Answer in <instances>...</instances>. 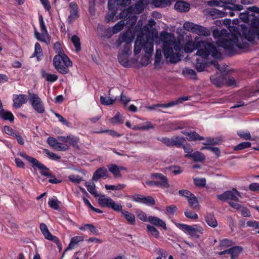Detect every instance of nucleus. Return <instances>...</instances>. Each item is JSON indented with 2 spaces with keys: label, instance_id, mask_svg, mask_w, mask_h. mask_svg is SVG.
I'll list each match as a JSON object with an SVG mask.
<instances>
[{
  "label": "nucleus",
  "instance_id": "6ab92c4d",
  "mask_svg": "<svg viewBox=\"0 0 259 259\" xmlns=\"http://www.w3.org/2000/svg\"><path fill=\"white\" fill-rule=\"evenodd\" d=\"M175 9L179 12H187L190 10V5L188 3L183 1H177L175 5Z\"/></svg>",
  "mask_w": 259,
  "mask_h": 259
},
{
  "label": "nucleus",
  "instance_id": "e433bc0d",
  "mask_svg": "<svg viewBox=\"0 0 259 259\" xmlns=\"http://www.w3.org/2000/svg\"><path fill=\"white\" fill-rule=\"evenodd\" d=\"M152 4L156 7H165L171 5V1L169 0H152Z\"/></svg>",
  "mask_w": 259,
  "mask_h": 259
},
{
  "label": "nucleus",
  "instance_id": "4d7b16f0",
  "mask_svg": "<svg viewBox=\"0 0 259 259\" xmlns=\"http://www.w3.org/2000/svg\"><path fill=\"white\" fill-rule=\"evenodd\" d=\"M206 66V63L205 62L200 61V60L197 59L195 68L199 72L203 71Z\"/></svg>",
  "mask_w": 259,
  "mask_h": 259
},
{
  "label": "nucleus",
  "instance_id": "0eeeda50",
  "mask_svg": "<svg viewBox=\"0 0 259 259\" xmlns=\"http://www.w3.org/2000/svg\"><path fill=\"white\" fill-rule=\"evenodd\" d=\"M176 226L180 229L185 231L191 237L199 238L200 235L203 234V229L201 226L195 225L193 226L177 223Z\"/></svg>",
  "mask_w": 259,
  "mask_h": 259
},
{
  "label": "nucleus",
  "instance_id": "39448f33",
  "mask_svg": "<svg viewBox=\"0 0 259 259\" xmlns=\"http://www.w3.org/2000/svg\"><path fill=\"white\" fill-rule=\"evenodd\" d=\"M151 180L145 181V184L150 187L168 189L170 187L167 177L160 172H153L150 175Z\"/></svg>",
  "mask_w": 259,
  "mask_h": 259
},
{
  "label": "nucleus",
  "instance_id": "cd10ccee",
  "mask_svg": "<svg viewBox=\"0 0 259 259\" xmlns=\"http://www.w3.org/2000/svg\"><path fill=\"white\" fill-rule=\"evenodd\" d=\"M187 139L189 141H196L204 140V138L200 136L195 131H189V134L187 137Z\"/></svg>",
  "mask_w": 259,
  "mask_h": 259
},
{
  "label": "nucleus",
  "instance_id": "aec40b11",
  "mask_svg": "<svg viewBox=\"0 0 259 259\" xmlns=\"http://www.w3.org/2000/svg\"><path fill=\"white\" fill-rule=\"evenodd\" d=\"M0 118L5 120H9L12 123L14 121L15 119L13 113L10 111L5 110L3 107L0 110Z\"/></svg>",
  "mask_w": 259,
  "mask_h": 259
},
{
  "label": "nucleus",
  "instance_id": "c03bdc74",
  "mask_svg": "<svg viewBox=\"0 0 259 259\" xmlns=\"http://www.w3.org/2000/svg\"><path fill=\"white\" fill-rule=\"evenodd\" d=\"M251 146V142L248 141L243 142L234 146V150L235 151L241 150L246 148H248L250 147Z\"/></svg>",
  "mask_w": 259,
  "mask_h": 259
},
{
  "label": "nucleus",
  "instance_id": "c85d7f7f",
  "mask_svg": "<svg viewBox=\"0 0 259 259\" xmlns=\"http://www.w3.org/2000/svg\"><path fill=\"white\" fill-rule=\"evenodd\" d=\"M163 53L165 58L168 59L174 53L172 48L170 44L167 42H164L163 45Z\"/></svg>",
  "mask_w": 259,
  "mask_h": 259
},
{
  "label": "nucleus",
  "instance_id": "bf43d9fd",
  "mask_svg": "<svg viewBox=\"0 0 259 259\" xmlns=\"http://www.w3.org/2000/svg\"><path fill=\"white\" fill-rule=\"evenodd\" d=\"M181 147L183 148L184 152L186 153L185 155V157L189 158V156L188 155H192V154L193 153L192 152L193 150L192 148V146L189 144H188L187 145H185L184 144H183V146H182Z\"/></svg>",
  "mask_w": 259,
  "mask_h": 259
},
{
  "label": "nucleus",
  "instance_id": "c9c22d12",
  "mask_svg": "<svg viewBox=\"0 0 259 259\" xmlns=\"http://www.w3.org/2000/svg\"><path fill=\"white\" fill-rule=\"evenodd\" d=\"M126 55L119 54L118 55V60L119 63L125 67H128L130 66V62L127 59Z\"/></svg>",
  "mask_w": 259,
  "mask_h": 259
},
{
  "label": "nucleus",
  "instance_id": "f03ea898",
  "mask_svg": "<svg viewBox=\"0 0 259 259\" xmlns=\"http://www.w3.org/2000/svg\"><path fill=\"white\" fill-rule=\"evenodd\" d=\"M98 203L102 207L110 208L114 211H120L121 215L125 218L129 224H135L134 214L127 210H123L122 205L115 202L111 198L105 197V195H102L98 199Z\"/></svg>",
  "mask_w": 259,
  "mask_h": 259
},
{
  "label": "nucleus",
  "instance_id": "0e129e2a",
  "mask_svg": "<svg viewBox=\"0 0 259 259\" xmlns=\"http://www.w3.org/2000/svg\"><path fill=\"white\" fill-rule=\"evenodd\" d=\"M68 179L71 182L75 184H79L83 181L82 178L79 175H70Z\"/></svg>",
  "mask_w": 259,
  "mask_h": 259
},
{
  "label": "nucleus",
  "instance_id": "2f4dec72",
  "mask_svg": "<svg viewBox=\"0 0 259 259\" xmlns=\"http://www.w3.org/2000/svg\"><path fill=\"white\" fill-rule=\"evenodd\" d=\"M109 171L114 176V177L120 178L121 177L120 171H119L118 166L115 164H112L108 166Z\"/></svg>",
  "mask_w": 259,
  "mask_h": 259
},
{
  "label": "nucleus",
  "instance_id": "7c9ffc66",
  "mask_svg": "<svg viewBox=\"0 0 259 259\" xmlns=\"http://www.w3.org/2000/svg\"><path fill=\"white\" fill-rule=\"evenodd\" d=\"M250 15L253 17L251 22V26L255 29V33L257 35V39L259 40V18L252 13H251Z\"/></svg>",
  "mask_w": 259,
  "mask_h": 259
},
{
  "label": "nucleus",
  "instance_id": "4be33fe9",
  "mask_svg": "<svg viewBox=\"0 0 259 259\" xmlns=\"http://www.w3.org/2000/svg\"><path fill=\"white\" fill-rule=\"evenodd\" d=\"M205 220L207 225L212 228L218 226L217 221L212 213H207L205 217Z\"/></svg>",
  "mask_w": 259,
  "mask_h": 259
},
{
  "label": "nucleus",
  "instance_id": "c756f323",
  "mask_svg": "<svg viewBox=\"0 0 259 259\" xmlns=\"http://www.w3.org/2000/svg\"><path fill=\"white\" fill-rule=\"evenodd\" d=\"M209 14L213 18H222L227 15V12L219 10L216 8H212L209 12Z\"/></svg>",
  "mask_w": 259,
  "mask_h": 259
},
{
  "label": "nucleus",
  "instance_id": "412c9836",
  "mask_svg": "<svg viewBox=\"0 0 259 259\" xmlns=\"http://www.w3.org/2000/svg\"><path fill=\"white\" fill-rule=\"evenodd\" d=\"M143 48L145 53L147 54H150L152 52V49L151 48H150L149 51L147 50V46L142 44L141 42H139L137 41H135V45H134V53L135 55H137L140 53L142 49Z\"/></svg>",
  "mask_w": 259,
  "mask_h": 259
},
{
  "label": "nucleus",
  "instance_id": "09e8293b",
  "mask_svg": "<svg viewBox=\"0 0 259 259\" xmlns=\"http://www.w3.org/2000/svg\"><path fill=\"white\" fill-rule=\"evenodd\" d=\"M44 153L48 155L49 158L51 160H58L61 158V156L57 155L56 153L50 151L49 149H44Z\"/></svg>",
  "mask_w": 259,
  "mask_h": 259
},
{
  "label": "nucleus",
  "instance_id": "de8ad7c7",
  "mask_svg": "<svg viewBox=\"0 0 259 259\" xmlns=\"http://www.w3.org/2000/svg\"><path fill=\"white\" fill-rule=\"evenodd\" d=\"M147 230L150 232L151 235L156 238H159L160 236V233L158 230L153 226L147 225Z\"/></svg>",
  "mask_w": 259,
  "mask_h": 259
},
{
  "label": "nucleus",
  "instance_id": "423d86ee",
  "mask_svg": "<svg viewBox=\"0 0 259 259\" xmlns=\"http://www.w3.org/2000/svg\"><path fill=\"white\" fill-rule=\"evenodd\" d=\"M133 40V37L128 33L125 32L119 36L116 41L117 47H121L123 44L122 54L124 55L130 54L131 53L132 42Z\"/></svg>",
  "mask_w": 259,
  "mask_h": 259
},
{
  "label": "nucleus",
  "instance_id": "338daca9",
  "mask_svg": "<svg viewBox=\"0 0 259 259\" xmlns=\"http://www.w3.org/2000/svg\"><path fill=\"white\" fill-rule=\"evenodd\" d=\"M156 202L154 198L150 196H147L145 199L144 204L148 206H153L155 204Z\"/></svg>",
  "mask_w": 259,
  "mask_h": 259
},
{
  "label": "nucleus",
  "instance_id": "72a5a7b5",
  "mask_svg": "<svg viewBox=\"0 0 259 259\" xmlns=\"http://www.w3.org/2000/svg\"><path fill=\"white\" fill-rule=\"evenodd\" d=\"M38 19L40 25V29L41 32H42V36H49V34L48 32L47 27L44 21L42 16L41 15H40L39 16Z\"/></svg>",
  "mask_w": 259,
  "mask_h": 259
},
{
  "label": "nucleus",
  "instance_id": "79ce46f5",
  "mask_svg": "<svg viewBox=\"0 0 259 259\" xmlns=\"http://www.w3.org/2000/svg\"><path fill=\"white\" fill-rule=\"evenodd\" d=\"M71 40L77 52L80 51L81 50V44L79 37L76 35H73L71 38Z\"/></svg>",
  "mask_w": 259,
  "mask_h": 259
},
{
  "label": "nucleus",
  "instance_id": "774afa93",
  "mask_svg": "<svg viewBox=\"0 0 259 259\" xmlns=\"http://www.w3.org/2000/svg\"><path fill=\"white\" fill-rule=\"evenodd\" d=\"M169 61L172 63H176L180 61V56L179 53H172L168 58Z\"/></svg>",
  "mask_w": 259,
  "mask_h": 259
},
{
  "label": "nucleus",
  "instance_id": "7ed1b4c3",
  "mask_svg": "<svg viewBox=\"0 0 259 259\" xmlns=\"http://www.w3.org/2000/svg\"><path fill=\"white\" fill-rule=\"evenodd\" d=\"M218 45L225 50L229 56H232L236 54L235 46L240 49H246L248 47V44L246 42H239L238 37L236 35H233L230 39L223 38L219 40Z\"/></svg>",
  "mask_w": 259,
  "mask_h": 259
},
{
  "label": "nucleus",
  "instance_id": "603ef678",
  "mask_svg": "<svg viewBox=\"0 0 259 259\" xmlns=\"http://www.w3.org/2000/svg\"><path fill=\"white\" fill-rule=\"evenodd\" d=\"M79 141V138L73 136H70L69 138V142L68 143L72 145L73 147H75L77 149L79 148L78 146V142Z\"/></svg>",
  "mask_w": 259,
  "mask_h": 259
},
{
  "label": "nucleus",
  "instance_id": "1a4fd4ad",
  "mask_svg": "<svg viewBox=\"0 0 259 259\" xmlns=\"http://www.w3.org/2000/svg\"><path fill=\"white\" fill-rule=\"evenodd\" d=\"M29 102L33 109L38 113H44L45 111L44 104L37 94L28 92Z\"/></svg>",
  "mask_w": 259,
  "mask_h": 259
},
{
  "label": "nucleus",
  "instance_id": "6e6d98bb",
  "mask_svg": "<svg viewBox=\"0 0 259 259\" xmlns=\"http://www.w3.org/2000/svg\"><path fill=\"white\" fill-rule=\"evenodd\" d=\"M39 229L45 238L48 237L51 234L50 232L49 231L48 228V227L44 223H41L40 224Z\"/></svg>",
  "mask_w": 259,
  "mask_h": 259
},
{
  "label": "nucleus",
  "instance_id": "4468645a",
  "mask_svg": "<svg viewBox=\"0 0 259 259\" xmlns=\"http://www.w3.org/2000/svg\"><path fill=\"white\" fill-rule=\"evenodd\" d=\"M28 100V97L25 94L13 95V106L16 109L20 108Z\"/></svg>",
  "mask_w": 259,
  "mask_h": 259
},
{
  "label": "nucleus",
  "instance_id": "9d476101",
  "mask_svg": "<svg viewBox=\"0 0 259 259\" xmlns=\"http://www.w3.org/2000/svg\"><path fill=\"white\" fill-rule=\"evenodd\" d=\"M189 100V97L188 96H183L179 98L176 100L172 101L169 102L167 103L164 104H153L151 106H147L146 108L148 110H155L157 108L161 107L164 108H169L172 107L174 106L178 105L179 104L182 103L184 101H186Z\"/></svg>",
  "mask_w": 259,
  "mask_h": 259
},
{
  "label": "nucleus",
  "instance_id": "a211bd4d",
  "mask_svg": "<svg viewBox=\"0 0 259 259\" xmlns=\"http://www.w3.org/2000/svg\"><path fill=\"white\" fill-rule=\"evenodd\" d=\"M149 222L158 227H161L164 230H167V227L165 222L160 218L155 216L149 217Z\"/></svg>",
  "mask_w": 259,
  "mask_h": 259
},
{
  "label": "nucleus",
  "instance_id": "f8f14e48",
  "mask_svg": "<svg viewBox=\"0 0 259 259\" xmlns=\"http://www.w3.org/2000/svg\"><path fill=\"white\" fill-rule=\"evenodd\" d=\"M70 15L67 19L68 22L71 23L79 17V9L77 5L75 2H71L69 4Z\"/></svg>",
  "mask_w": 259,
  "mask_h": 259
},
{
  "label": "nucleus",
  "instance_id": "a18cd8bd",
  "mask_svg": "<svg viewBox=\"0 0 259 259\" xmlns=\"http://www.w3.org/2000/svg\"><path fill=\"white\" fill-rule=\"evenodd\" d=\"M60 202L57 199L50 198L48 201L49 206L55 209V210H59L60 209L59 204Z\"/></svg>",
  "mask_w": 259,
  "mask_h": 259
},
{
  "label": "nucleus",
  "instance_id": "473e14b6",
  "mask_svg": "<svg viewBox=\"0 0 259 259\" xmlns=\"http://www.w3.org/2000/svg\"><path fill=\"white\" fill-rule=\"evenodd\" d=\"M42 50L40 45L38 42H36L34 46V51L32 57H36L37 59L39 61L41 57H42Z\"/></svg>",
  "mask_w": 259,
  "mask_h": 259
},
{
  "label": "nucleus",
  "instance_id": "bb28decb",
  "mask_svg": "<svg viewBox=\"0 0 259 259\" xmlns=\"http://www.w3.org/2000/svg\"><path fill=\"white\" fill-rule=\"evenodd\" d=\"M83 240V237L80 236H76L71 238L68 247L65 249V251H67L73 248L75 245H76L78 242L82 241Z\"/></svg>",
  "mask_w": 259,
  "mask_h": 259
},
{
  "label": "nucleus",
  "instance_id": "58836bf2",
  "mask_svg": "<svg viewBox=\"0 0 259 259\" xmlns=\"http://www.w3.org/2000/svg\"><path fill=\"white\" fill-rule=\"evenodd\" d=\"M187 200L190 206L192 209H196L199 207V205L198 201L194 194L192 195V196L190 198H188Z\"/></svg>",
  "mask_w": 259,
  "mask_h": 259
},
{
  "label": "nucleus",
  "instance_id": "37998d69",
  "mask_svg": "<svg viewBox=\"0 0 259 259\" xmlns=\"http://www.w3.org/2000/svg\"><path fill=\"white\" fill-rule=\"evenodd\" d=\"M132 12L133 11L131 8L123 10L119 14V17L124 20H127L132 15Z\"/></svg>",
  "mask_w": 259,
  "mask_h": 259
},
{
  "label": "nucleus",
  "instance_id": "f257e3e1",
  "mask_svg": "<svg viewBox=\"0 0 259 259\" xmlns=\"http://www.w3.org/2000/svg\"><path fill=\"white\" fill-rule=\"evenodd\" d=\"M196 50H197L196 55L205 59H207L209 55L214 58H221V53L218 51L213 44L202 40L201 38L197 36L193 41H188L184 47V51L186 53H190Z\"/></svg>",
  "mask_w": 259,
  "mask_h": 259
},
{
  "label": "nucleus",
  "instance_id": "dca6fc26",
  "mask_svg": "<svg viewBox=\"0 0 259 259\" xmlns=\"http://www.w3.org/2000/svg\"><path fill=\"white\" fill-rule=\"evenodd\" d=\"M108 177L107 169L105 167L98 168L93 174L92 180L94 181H98L100 178Z\"/></svg>",
  "mask_w": 259,
  "mask_h": 259
},
{
  "label": "nucleus",
  "instance_id": "ea45409f",
  "mask_svg": "<svg viewBox=\"0 0 259 259\" xmlns=\"http://www.w3.org/2000/svg\"><path fill=\"white\" fill-rule=\"evenodd\" d=\"M136 41L141 42L142 44L147 46L148 45V36L145 35L143 32H140L137 36Z\"/></svg>",
  "mask_w": 259,
  "mask_h": 259
},
{
  "label": "nucleus",
  "instance_id": "680f3d73",
  "mask_svg": "<svg viewBox=\"0 0 259 259\" xmlns=\"http://www.w3.org/2000/svg\"><path fill=\"white\" fill-rule=\"evenodd\" d=\"M235 243L231 240L224 239L220 241V245L221 247H228L233 245Z\"/></svg>",
  "mask_w": 259,
  "mask_h": 259
},
{
  "label": "nucleus",
  "instance_id": "a878e982",
  "mask_svg": "<svg viewBox=\"0 0 259 259\" xmlns=\"http://www.w3.org/2000/svg\"><path fill=\"white\" fill-rule=\"evenodd\" d=\"M242 250L243 247L240 246H234L229 248L231 259H236Z\"/></svg>",
  "mask_w": 259,
  "mask_h": 259
},
{
  "label": "nucleus",
  "instance_id": "b1692460",
  "mask_svg": "<svg viewBox=\"0 0 259 259\" xmlns=\"http://www.w3.org/2000/svg\"><path fill=\"white\" fill-rule=\"evenodd\" d=\"M125 25V23L123 21H120L117 22L112 28V30H109V34L108 36H112L114 34L120 32Z\"/></svg>",
  "mask_w": 259,
  "mask_h": 259
},
{
  "label": "nucleus",
  "instance_id": "49530a36",
  "mask_svg": "<svg viewBox=\"0 0 259 259\" xmlns=\"http://www.w3.org/2000/svg\"><path fill=\"white\" fill-rule=\"evenodd\" d=\"M183 74L185 76H189L191 79H197V74L195 70L192 69L186 68L183 70Z\"/></svg>",
  "mask_w": 259,
  "mask_h": 259
},
{
  "label": "nucleus",
  "instance_id": "6e6552de",
  "mask_svg": "<svg viewBox=\"0 0 259 259\" xmlns=\"http://www.w3.org/2000/svg\"><path fill=\"white\" fill-rule=\"evenodd\" d=\"M183 27L185 29L199 36H209L211 34L209 29L192 22H186L184 23Z\"/></svg>",
  "mask_w": 259,
  "mask_h": 259
},
{
  "label": "nucleus",
  "instance_id": "20e7f679",
  "mask_svg": "<svg viewBox=\"0 0 259 259\" xmlns=\"http://www.w3.org/2000/svg\"><path fill=\"white\" fill-rule=\"evenodd\" d=\"M53 62L55 68L62 74H67L69 71L68 67L72 65V62L65 53L56 55Z\"/></svg>",
  "mask_w": 259,
  "mask_h": 259
},
{
  "label": "nucleus",
  "instance_id": "2eb2a0df",
  "mask_svg": "<svg viewBox=\"0 0 259 259\" xmlns=\"http://www.w3.org/2000/svg\"><path fill=\"white\" fill-rule=\"evenodd\" d=\"M217 197L218 199L223 201H225L228 199L235 201H238V198L236 195V194L231 191H225L221 194L218 195Z\"/></svg>",
  "mask_w": 259,
  "mask_h": 259
},
{
  "label": "nucleus",
  "instance_id": "f704fd0d",
  "mask_svg": "<svg viewBox=\"0 0 259 259\" xmlns=\"http://www.w3.org/2000/svg\"><path fill=\"white\" fill-rule=\"evenodd\" d=\"M34 35L35 37L38 40L45 42L47 45H49L50 44L51 36L50 35L49 36H42V32L40 33L36 30L34 32Z\"/></svg>",
  "mask_w": 259,
  "mask_h": 259
},
{
  "label": "nucleus",
  "instance_id": "864d4df0",
  "mask_svg": "<svg viewBox=\"0 0 259 259\" xmlns=\"http://www.w3.org/2000/svg\"><path fill=\"white\" fill-rule=\"evenodd\" d=\"M18 155L21 156L22 157L25 158L28 162L31 163L32 164V165H33L37 160L36 158L27 155L26 153H25V152H20L18 153Z\"/></svg>",
  "mask_w": 259,
  "mask_h": 259
},
{
  "label": "nucleus",
  "instance_id": "8fccbe9b",
  "mask_svg": "<svg viewBox=\"0 0 259 259\" xmlns=\"http://www.w3.org/2000/svg\"><path fill=\"white\" fill-rule=\"evenodd\" d=\"M85 186L87 187L88 191L91 194H92V195H94L96 197L98 196V194L95 191L96 186L94 183L91 184V183L90 182H86L85 184Z\"/></svg>",
  "mask_w": 259,
  "mask_h": 259
},
{
  "label": "nucleus",
  "instance_id": "4c0bfd02",
  "mask_svg": "<svg viewBox=\"0 0 259 259\" xmlns=\"http://www.w3.org/2000/svg\"><path fill=\"white\" fill-rule=\"evenodd\" d=\"M116 100V97L114 99H112L110 97H106L103 96L100 97V102L103 105L108 106L113 105Z\"/></svg>",
  "mask_w": 259,
  "mask_h": 259
},
{
  "label": "nucleus",
  "instance_id": "052dcab7",
  "mask_svg": "<svg viewBox=\"0 0 259 259\" xmlns=\"http://www.w3.org/2000/svg\"><path fill=\"white\" fill-rule=\"evenodd\" d=\"M237 134L241 138L245 140H250L251 138L250 134L249 132L240 131L237 132Z\"/></svg>",
  "mask_w": 259,
  "mask_h": 259
},
{
  "label": "nucleus",
  "instance_id": "e2e57ef3",
  "mask_svg": "<svg viewBox=\"0 0 259 259\" xmlns=\"http://www.w3.org/2000/svg\"><path fill=\"white\" fill-rule=\"evenodd\" d=\"M194 184L196 186L204 187L206 185V180L203 178H195L194 179Z\"/></svg>",
  "mask_w": 259,
  "mask_h": 259
},
{
  "label": "nucleus",
  "instance_id": "9b49d317",
  "mask_svg": "<svg viewBox=\"0 0 259 259\" xmlns=\"http://www.w3.org/2000/svg\"><path fill=\"white\" fill-rule=\"evenodd\" d=\"M228 71H223V72H217L214 75H212L210 77V79L212 83L215 85L217 87H221L225 84L226 80V75Z\"/></svg>",
  "mask_w": 259,
  "mask_h": 259
},
{
  "label": "nucleus",
  "instance_id": "3c124183",
  "mask_svg": "<svg viewBox=\"0 0 259 259\" xmlns=\"http://www.w3.org/2000/svg\"><path fill=\"white\" fill-rule=\"evenodd\" d=\"M43 77H45L48 81L54 82L57 80L58 77L56 74L50 73H43L42 75Z\"/></svg>",
  "mask_w": 259,
  "mask_h": 259
},
{
  "label": "nucleus",
  "instance_id": "5fc2aeb1",
  "mask_svg": "<svg viewBox=\"0 0 259 259\" xmlns=\"http://www.w3.org/2000/svg\"><path fill=\"white\" fill-rule=\"evenodd\" d=\"M123 121L122 116L119 112H118L113 117L110 119V121L112 123H122Z\"/></svg>",
  "mask_w": 259,
  "mask_h": 259
},
{
  "label": "nucleus",
  "instance_id": "a19ab883",
  "mask_svg": "<svg viewBox=\"0 0 259 259\" xmlns=\"http://www.w3.org/2000/svg\"><path fill=\"white\" fill-rule=\"evenodd\" d=\"M126 197L131 198L133 201L139 202V203H144L145 199L146 197V196H144L141 194H135L133 195L132 196H126Z\"/></svg>",
  "mask_w": 259,
  "mask_h": 259
},
{
  "label": "nucleus",
  "instance_id": "ddd939ff",
  "mask_svg": "<svg viewBox=\"0 0 259 259\" xmlns=\"http://www.w3.org/2000/svg\"><path fill=\"white\" fill-rule=\"evenodd\" d=\"M4 130L6 134L16 138L19 144L21 145H23L24 144V140L22 137L21 133L13 129L8 125H5Z\"/></svg>",
  "mask_w": 259,
  "mask_h": 259
},
{
  "label": "nucleus",
  "instance_id": "393cba45",
  "mask_svg": "<svg viewBox=\"0 0 259 259\" xmlns=\"http://www.w3.org/2000/svg\"><path fill=\"white\" fill-rule=\"evenodd\" d=\"M171 141L172 147L180 148L183 146V144L185 141V139L183 137L174 136L171 137Z\"/></svg>",
  "mask_w": 259,
  "mask_h": 259
},
{
  "label": "nucleus",
  "instance_id": "5701e85b",
  "mask_svg": "<svg viewBox=\"0 0 259 259\" xmlns=\"http://www.w3.org/2000/svg\"><path fill=\"white\" fill-rule=\"evenodd\" d=\"M189 158L192 159L194 162H203L205 160V156L201 152L196 151L192 155H188Z\"/></svg>",
  "mask_w": 259,
  "mask_h": 259
},
{
  "label": "nucleus",
  "instance_id": "f3484780",
  "mask_svg": "<svg viewBox=\"0 0 259 259\" xmlns=\"http://www.w3.org/2000/svg\"><path fill=\"white\" fill-rule=\"evenodd\" d=\"M32 166L35 169V167L37 168L40 170V174L42 176L48 177L51 176V171L48 167L45 165L40 162L38 160H36L35 163Z\"/></svg>",
  "mask_w": 259,
  "mask_h": 259
},
{
  "label": "nucleus",
  "instance_id": "69168bd1",
  "mask_svg": "<svg viewBox=\"0 0 259 259\" xmlns=\"http://www.w3.org/2000/svg\"><path fill=\"white\" fill-rule=\"evenodd\" d=\"M185 215L188 219L191 220H196L198 218V216L196 213H192L189 209H186L184 212Z\"/></svg>",
  "mask_w": 259,
  "mask_h": 259
},
{
  "label": "nucleus",
  "instance_id": "13d9d810",
  "mask_svg": "<svg viewBox=\"0 0 259 259\" xmlns=\"http://www.w3.org/2000/svg\"><path fill=\"white\" fill-rule=\"evenodd\" d=\"M243 8V6L241 5H236L234 3H232L230 6H225V9H228L229 10H234L235 11H239L242 10Z\"/></svg>",
  "mask_w": 259,
  "mask_h": 259
}]
</instances>
